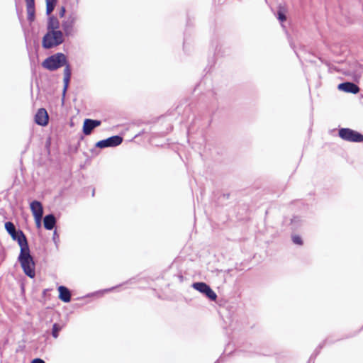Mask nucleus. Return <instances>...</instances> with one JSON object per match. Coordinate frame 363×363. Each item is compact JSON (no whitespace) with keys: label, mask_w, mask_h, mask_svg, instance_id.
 <instances>
[{"label":"nucleus","mask_w":363,"mask_h":363,"mask_svg":"<svg viewBox=\"0 0 363 363\" xmlns=\"http://www.w3.org/2000/svg\"><path fill=\"white\" fill-rule=\"evenodd\" d=\"M64 65L66 66L64 69L63 96H65L67 90L72 74L70 66L67 64L66 56L63 53L58 52L47 57L42 63V66L50 71L56 70Z\"/></svg>","instance_id":"f257e3e1"},{"label":"nucleus","mask_w":363,"mask_h":363,"mask_svg":"<svg viewBox=\"0 0 363 363\" xmlns=\"http://www.w3.org/2000/svg\"><path fill=\"white\" fill-rule=\"evenodd\" d=\"M21 251L18 256V262L24 273L30 278H33L35 275V262L33 257L30 252L28 243L21 247Z\"/></svg>","instance_id":"f03ea898"},{"label":"nucleus","mask_w":363,"mask_h":363,"mask_svg":"<svg viewBox=\"0 0 363 363\" xmlns=\"http://www.w3.org/2000/svg\"><path fill=\"white\" fill-rule=\"evenodd\" d=\"M64 40V35L61 30L48 31L43 38L42 45L45 49H50L61 45Z\"/></svg>","instance_id":"7ed1b4c3"},{"label":"nucleus","mask_w":363,"mask_h":363,"mask_svg":"<svg viewBox=\"0 0 363 363\" xmlns=\"http://www.w3.org/2000/svg\"><path fill=\"white\" fill-rule=\"evenodd\" d=\"M5 229L12 239L18 242L20 247L28 244L27 238L23 232L19 229L16 230V226L12 222L8 221L5 223Z\"/></svg>","instance_id":"20e7f679"},{"label":"nucleus","mask_w":363,"mask_h":363,"mask_svg":"<svg viewBox=\"0 0 363 363\" xmlns=\"http://www.w3.org/2000/svg\"><path fill=\"white\" fill-rule=\"evenodd\" d=\"M339 136L344 140L360 143L363 142V135L350 128H343L339 130Z\"/></svg>","instance_id":"39448f33"},{"label":"nucleus","mask_w":363,"mask_h":363,"mask_svg":"<svg viewBox=\"0 0 363 363\" xmlns=\"http://www.w3.org/2000/svg\"><path fill=\"white\" fill-rule=\"evenodd\" d=\"M192 287L204 294L211 301H216L217 298L216 294L204 282H195L192 284Z\"/></svg>","instance_id":"423d86ee"},{"label":"nucleus","mask_w":363,"mask_h":363,"mask_svg":"<svg viewBox=\"0 0 363 363\" xmlns=\"http://www.w3.org/2000/svg\"><path fill=\"white\" fill-rule=\"evenodd\" d=\"M122 142L123 138L121 136L114 135L97 142L96 147L101 149L108 147H116L121 145Z\"/></svg>","instance_id":"0eeeda50"},{"label":"nucleus","mask_w":363,"mask_h":363,"mask_svg":"<svg viewBox=\"0 0 363 363\" xmlns=\"http://www.w3.org/2000/svg\"><path fill=\"white\" fill-rule=\"evenodd\" d=\"M49 116L44 108H39L35 116V121L38 125L45 126L48 123Z\"/></svg>","instance_id":"6e6552de"},{"label":"nucleus","mask_w":363,"mask_h":363,"mask_svg":"<svg viewBox=\"0 0 363 363\" xmlns=\"http://www.w3.org/2000/svg\"><path fill=\"white\" fill-rule=\"evenodd\" d=\"M101 125V121L93 119H85L83 124V133L86 135L91 133L92 130Z\"/></svg>","instance_id":"1a4fd4ad"},{"label":"nucleus","mask_w":363,"mask_h":363,"mask_svg":"<svg viewBox=\"0 0 363 363\" xmlns=\"http://www.w3.org/2000/svg\"><path fill=\"white\" fill-rule=\"evenodd\" d=\"M339 90L343 91L347 93L357 94L359 91V88L353 82H343L338 85Z\"/></svg>","instance_id":"9d476101"},{"label":"nucleus","mask_w":363,"mask_h":363,"mask_svg":"<svg viewBox=\"0 0 363 363\" xmlns=\"http://www.w3.org/2000/svg\"><path fill=\"white\" fill-rule=\"evenodd\" d=\"M30 210L34 217L43 216V208L41 203L38 201H33L30 203Z\"/></svg>","instance_id":"9b49d317"},{"label":"nucleus","mask_w":363,"mask_h":363,"mask_svg":"<svg viewBox=\"0 0 363 363\" xmlns=\"http://www.w3.org/2000/svg\"><path fill=\"white\" fill-rule=\"evenodd\" d=\"M59 298L65 303H68L71 300V293L69 290L64 286H60L58 287Z\"/></svg>","instance_id":"f8f14e48"},{"label":"nucleus","mask_w":363,"mask_h":363,"mask_svg":"<svg viewBox=\"0 0 363 363\" xmlns=\"http://www.w3.org/2000/svg\"><path fill=\"white\" fill-rule=\"evenodd\" d=\"M26 3L28 13V20L29 21H33L35 18V1L26 0Z\"/></svg>","instance_id":"ddd939ff"},{"label":"nucleus","mask_w":363,"mask_h":363,"mask_svg":"<svg viewBox=\"0 0 363 363\" xmlns=\"http://www.w3.org/2000/svg\"><path fill=\"white\" fill-rule=\"evenodd\" d=\"M44 227L47 230H52L55 226L56 218L53 214H48L44 217Z\"/></svg>","instance_id":"4468645a"},{"label":"nucleus","mask_w":363,"mask_h":363,"mask_svg":"<svg viewBox=\"0 0 363 363\" xmlns=\"http://www.w3.org/2000/svg\"><path fill=\"white\" fill-rule=\"evenodd\" d=\"M60 28V21L57 18V17L52 16H50L48 21L47 30L48 31L51 30H59Z\"/></svg>","instance_id":"2eb2a0df"},{"label":"nucleus","mask_w":363,"mask_h":363,"mask_svg":"<svg viewBox=\"0 0 363 363\" xmlns=\"http://www.w3.org/2000/svg\"><path fill=\"white\" fill-rule=\"evenodd\" d=\"M74 23V19H67L62 22V27L67 36H69L72 33Z\"/></svg>","instance_id":"dca6fc26"},{"label":"nucleus","mask_w":363,"mask_h":363,"mask_svg":"<svg viewBox=\"0 0 363 363\" xmlns=\"http://www.w3.org/2000/svg\"><path fill=\"white\" fill-rule=\"evenodd\" d=\"M46 1V13L50 15L54 10L56 0H45Z\"/></svg>","instance_id":"f3484780"},{"label":"nucleus","mask_w":363,"mask_h":363,"mask_svg":"<svg viewBox=\"0 0 363 363\" xmlns=\"http://www.w3.org/2000/svg\"><path fill=\"white\" fill-rule=\"evenodd\" d=\"M62 326L58 323H54L52 325V335L54 338L59 336V332L62 330Z\"/></svg>","instance_id":"a211bd4d"},{"label":"nucleus","mask_w":363,"mask_h":363,"mask_svg":"<svg viewBox=\"0 0 363 363\" xmlns=\"http://www.w3.org/2000/svg\"><path fill=\"white\" fill-rule=\"evenodd\" d=\"M292 240L294 244L301 245L303 244V241L299 235H295L292 236Z\"/></svg>","instance_id":"6ab92c4d"},{"label":"nucleus","mask_w":363,"mask_h":363,"mask_svg":"<svg viewBox=\"0 0 363 363\" xmlns=\"http://www.w3.org/2000/svg\"><path fill=\"white\" fill-rule=\"evenodd\" d=\"M277 16H278V19L281 22L286 21V15L280 10L278 11Z\"/></svg>","instance_id":"aec40b11"},{"label":"nucleus","mask_w":363,"mask_h":363,"mask_svg":"<svg viewBox=\"0 0 363 363\" xmlns=\"http://www.w3.org/2000/svg\"><path fill=\"white\" fill-rule=\"evenodd\" d=\"M42 217H43V216H40L39 218L38 216L34 217L38 227H40V225H41Z\"/></svg>","instance_id":"412c9836"},{"label":"nucleus","mask_w":363,"mask_h":363,"mask_svg":"<svg viewBox=\"0 0 363 363\" xmlns=\"http://www.w3.org/2000/svg\"><path fill=\"white\" fill-rule=\"evenodd\" d=\"M31 363H45L44 362V360H43L42 359H40V358H35L34 359Z\"/></svg>","instance_id":"4be33fe9"},{"label":"nucleus","mask_w":363,"mask_h":363,"mask_svg":"<svg viewBox=\"0 0 363 363\" xmlns=\"http://www.w3.org/2000/svg\"><path fill=\"white\" fill-rule=\"evenodd\" d=\"M65 7L62 6L60 11V16L63 17L65 16Z\"/></svg>","instance_id":"5701e85b"},{"label":"nucleus","mask_w":363,"mask_h":363,"mask_svg":"<svg viewBox=\"0 0 363 363\" xmlns=\"http://www.w3.org/2000/svg\"><path fill=\"white\" fill-rule=\"evenodd\" d=\"M55 237H57V232H56V230L54 232L53 238L55 239Z\"/></svg>","instance_id":"b1692460"}]
</instances>
